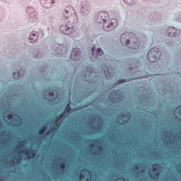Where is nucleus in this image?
Instances as JSON below:
<instances>
[{"mask_svg":"<svg viewBox=\"0 0 181 181\" xmlns=\"http://www.w3.org/2000/svg\"><path fill=\"white\" fill-rule=\"evenodd\" d=\"M138 173H141V172L139 171V172L136 173V174H138Z\"/></svg>","mask_w":181,"mask_h":181,"instance_id":"55","label":"nucleus"},{"mask_svg":"<svg viewBox=\"0 0 181 181\" xmlns=\"http://www.w3.org/2000/svg\"><path fill=\"white\" fill-rule=\"evenodd\" d=\"M165 136H168V134H166V132H165Z\"/></svg>","mask_w":181,"mask_h":181,"instance_id":"54","label":"nucleus"},{"mask_svg":"<svg viewBox=\"0 0 181 181\" xmlns=\"http://www.w3.org/2000/svg\"><path fill=\"white\" fill-rule=\"evenodd\" d=\"M52 132H53V129H49L46 131L45 135H49V134H52Z\"/></svg>","mask_w":181,"mask_h":181,"instance_id":"34","label":"nucleus"},{"mask_svg":"<svg viewBox=\"0 0 181 181\" xmlns=\"http://www.w3.org/2000/svg\"><path fill=\"white\" fill-rule=\"evenodd\" d=\"M90 124L91 125H93V124H94V119H92V121L90 122Z\"/></svg>","mask_w":181,"mask_h":181,"instance_id":"45","label":"nucleus"},{"mask_svg":"<svg viewBox=\"0 0 181 181\" xmlns=\"http://www.w3.org/2000/svg\"><path fill=\"white\" fill-rule=\"evenodd\" d=\"M21 152H23V153H25V156L28 159H33V158L36 156V151L33 149L22 150Z\"/></svg>","mask_w":181,"mask_h":181,"instance_id":"16","label":"nucleus"},{"mask_svg":"<svg viewBox=\"0 0 181 181\" xmlns=\"http://www.w3.org/2000/svg\"><path fill=\"white\" fill-rule=\"evenodd\" d=\"M83 78H87V74H86L83 75Z\"/></svg>","mask_w":181,"mask_h":181,"instance_id":"47","label":"nucleus"},{"mask_svg":"<svg viewBox=\"0 0 181 181\" xmlns=\"http://www.w3.org/2000/svg\"><path fill=\"white\" fill-rule=\"evenodd\" d=\"M52 52L54 56H63V54H66L67 53V47L66 45L54 44L52 47Z\"/></svg>","mask_w":181,"mask_h":181,"instance_id":"7","label":"nucleus"},{"mask_svg":"<svg viewBox=\"0 0 181 181\" xmlns=\"http://www.w3.org/2000/svg\"><path fill=\"white\" fill-rule=\"evenodd\" d=\"M45 139V136H37L35 141H43Z\"/></svg>","mask_w":181,"mask_h":181,"instance_id":"33","label":"nucleus"},{"mask_svg":"<svg viewBox=\"0 0 181 181\" xmlns=\"http://www.w3.org/2000/svg\"><path fill=\"white\" fill-rule=\"evenodd\" d=\"M21 125V122L19 120H16V126L19 127Z\"/></svg>","mask_w":181,"mask_h":181,"instance_id":"42","label":"nucleus"},{"mask_svg":"<svg viewBox=\"0 0 181 181\" xmlns=\"http://www.w3.org/2000/svg\"><path fill=\"white\" fill-rule=\"evenodd\" d=\"M120 42L123 46H127L129 49L136 50L141 46V42L136 39L132 33L126 32L121 35Z\"/></svg>","mask_w":181,"mask_h":181,"instance_id":"1","label":"nucleus"},{"mask_svg":"<svg viewBox=\"0 0 181 181\" xmlns=\"http://www.w3.org/2000/svg\"><path fill=\"white\" fill-rule=\"evenodd\" d=\"M89 76H90V77L91 78V74H90Z\"/></svg>","mask_w":181,"mask_h":181,"instance_id":"58","label":"nucleus"},{"mask_svg":"<svg viewBox=\"0 0 181 181\" xmlns=\"http://www.w3.org/2000/svg\"><path fill=\"white\" fill-rule=\"evenodd\" d=\"M90 146L93 148L94 146L93 144H90Z\"/></svg>","mask_w":181,"mask_h":181,"instance_id":"50","label":"nucleus"},{"mask_svg":"<svg viewBox=\"0 0 181 181\" xmlns=\"http://www.w3.org/2000/svg\"><path fill=\"white\" fill-rule=\"evenodd\" d=\"M95 21L96 23L103 25L106 21H110V14L106 11H100L96 14Z\"/></svg>","mask_w":181,"mask_h":181,"instance_id":"6","label":"nucleus"},{"mask_svg":"<svg viewBox=\"0 0 181 181\" xmlns=\"http://www.w3.org/2000/svg\"><path fill=\"white\" fill-rule=\"evenodd\" d=\"M106 70L107 71V73H110V71H108V69H106Z\"/></svg>","mask_w":181,"mask_h":181,"instance_id":"52","label":"nucleus"},{"mask_svg":"<svg viewBox=\"0 0 181 181\" xmlns=\"http://www.w3.org/2000/svg\"><path fill=\"white\" fill-rule=\"evenodd\" d=\"M160 54L161 53L159 49L152 48L148 51L147 54L148 60H149L152 63H155V62H158V60L160 59Z\"/></svg>","mask_w":181,"mask_h":181,"instance_id":"5","label":"nucleus"},{"mask_svg":"<svg viewBox=\"0 0 181 181\" xmlns=\"http://www.w3.org/2000/svg\"><path fill=\"white\" fill-rule=\"evenodd\" d=\"M58 96L59 95L57 94V92L56 90H53L52 92H49V90H45L44 93L45 99L47 101H54Z\"/></svg>","mask_w":181,"mask_h":181,"instance_id":"10","label":"nucleus"},{"mask_svg":"<svg viewBox=\"0 0 181 181\" xmlns=\"http://www.w3.org/2000/svg\"><path fill=\"white\" fill-rule=\"evenodd\" d=\"M103 29L106 32H111L114 30L118 25V21L115 18L111 19L110 21L109 20L105 22L103 24Z\"/></svg>","mask_w":181,"mask_h":181,"instance_id":"8","label":"nucleus"},{"mask_svg":"<svg viewBox=\"0 0 181 181\" xmlns=\"http://www.w3.org/2000/svg\"><path fill=\"white\" fill-rule=\"evenodd\" d=\"M59 159L62 160L63 158H59Z\"/></svg>","mask_w":181,"mask_h":181,"instance_id":"57","label":"nucleus"},{"mask_svg":"<svg viewBox=\"0 0 181 181\" xmlns=\"http://www.w3.org/2000/svg\"><path fill=\"white\" fill-rule=\"evenodd\" d=\"M64 118H66V112H62L57 119H55L54 121V124H56V122L60 121V119H64Z\"/></svg>","mask_w":181,"mask_h":181,"instance_id":"26","label":"nucleus"},{"mask_svg":"<svg viewBox=\"0 0 181 181\" xmlns=\"http://www.w3.org/2000/svg\"><path fill=\"white\" fill-rule=\"evenodd\" d=\"M39 19V16L37 15V13H34L33 14H30L29 16L28 21L29 22H36Z\"/></svg>","mask_w":181,"mask_h":181,"instance_id":"21","label":"nucleus"},{"mask_svg":"<svg viewBox=\"0 0 181 181\" xmlns=\"http://www.w3.org/2000/svg\"><path fill=\"white\" fill-rule=\"evenodd\" d=\"M80 140V136H76V141H79Z\"/></svg>","mask_w":181,"mask_h":181,"instance_id":"48","label":"nucleus"},{"mask_svg":"<svg viewBox=\"0 0 181 181\" xmlns=\"http://www.w3.org/2000/svg\"><path fill=\"white\" fill-rule=\"evenodd\" d=\"M0 136H6V134L5 133V131L1 132Z\"/></svg>","mask_w":181,"mask_h":181,"instance_id":"40","label":"nucleus"},{"mask_svg":"<svg viewBox=\"0 0 181 181\" xmlns=\"http://www.w3.org/2000/svg\"><path fill=\"white\" fill-rule=\"evenodd\" d=\"M7 117H8V119H12L13 118V115L9 113V114H8Z\"/></svg>","mask_w":181,"mask_h":181,"instance_id":"37","label":"nucleus"},{"mask_svg":"<svg viewBox=\"0 0 181 181\" xmlns=\"http://www.w3.org/2000/svg\"><path fill=\"white\" fill-rule=\"evenodd\" d=\"M92 56H103L104 54V51L101 48L95 49V47H93L91 49Z\"/></svg>","mask_w":181,"mask_h":181,"instance_id":"19","label":"nucleus"},{"mask_svg":"<svg viewBox=\"0 0 181 181\" xmlns=\"http://www.w3.org/2000/svg\"><path fill=\"white\" fill-rule=\"evenodd\" d=\"M125 4H127V5H131L132 6H134L135 5V0H123Z\"/></svg>","mask_w":181,"mask_h":181,"instance_id":"29","label":"nucleus"},{"mask_svg":"<svg viewBox=\"0 0 181 181\" xmlns=\"http://www.w3.org/2000/svg\"><path fill=\"white\" fill-rule=\"evenodd\" d=\"M109 100L113 104H118L125 99L124 93L119 90H113L108 94Z\"/></svg>","mask_w":181,"mask_h":181,"instance_id":"4","label":"nucleus"},{"mask_svg":"<svg viewBox=\"0 0 181 181\" xmlns=\"http://www.w3.org/2000/svg\"><path fill=\"white\" fill-rule=\"evenodd\" d=\"M23 76H25V69H23V68H22L18 72H14L13 74V77L16 80H18V78H20L21 77H23Z\"/></svg>","mask_w":181,"mask_h":181,"instance_id":"20","label":"nucleus"},{"mask_svg":"<svg viewBox=\"0 0 181 181\" xmlns=\"http://www.w3.org/2000/svg\"><path fill=\"white\" fill-rule=\"evenodd\" d=\"M128 64H130V66L129 67V69L132 70V71H130V73H134V70H138V66H136V63H135V62L129 61L128 62Z\"/></svg>","mask_w":181,"mask_h":181,"instance_id":"22","label":"nucleus"},{"mask_svg":"<svg viewBox=\"0 0 181 181\" xmlns=\"http://www.w3.org/2000/svg\"><path fill=\"white\" fill-rule=\"evenodd\" d=\"M0 181H4V180L3 179H0Z\"/></svg>","mask_w":181,"mask_h":181,"instance_id":"56","label":"nucleus"},{"mask_svg":"<svg viewBox=\"0 0 181 181\" xmlns=\"http://www.w3.org/2000/svg\"><path fill=\"white\" fill-rule=\"evenodd\" d=\"M64 18H65V21L66 22H76V23H78V16H77V13H76V11L74 10V8L72 7H66L65 8L64 12Z\"/></svg>","mask_w":181,"mask_h":181,"instance_id":"3","label":"nucleus"},{"mask_svg":"<svg viewBox=\"0 0 181 181\" xmlns=\"http://www.w3.org/2000/svg\"><path fill=\"white\" fill-rule=\"evenodd\" d=\"M59 168L62 170V172H64V170L66 169V163H62L59 165Z\"/></svg>","mask_w":181,"mask_h":181,"instance_id":"31","label":"nucleus"},{"mask_svg":"<svg viewBox=\"0 0 181 181\" xmlns=\"http://www.w3.org/2000/svg\"><path fill=\"white\" fill-rule=\"evenodd\" d=\"M173 21L176 22H181V12L175 13L173 16Z\"/></svg>","mask_w":181,"mask_h":181,"instance_id":"24","label":"nucleus"},{"mask_svg":"<svg viewBox=\"0 0 181 181\" xmlns=\"http://www.w3.org/2000/svg\"><path fill=\"white\" fill-rule=\"evenodd\" d=\"M40 2L44 8L50 9L56 4V0H40Z\"/></svg>","mask_w":181,"mask_h":181,"instance_id":"14","label":"nucleus"},{"mask_svg":"<svg viewBox=\"0 0 181 181\" xmlns=\"http://www.w3.org/2000/svg\"><path fill=\"white\" fill-rule=\"evenodd\" d=\"M25 12L28 13V16H30V15H33V13H36V10L32 6H28L25 9Z\"/></svg>","mask_w":181,"mask_h":181,"instance_id":"23","label":"nucleus"},{"mask_svg":"<svg viewBox=\"0 0 181 181\" xmlns=\"http://www.w3.org/2000/svg\"><path fill=\"white\" fill-rule=\"evenodd\" d=\"M131 117L132 115L130 112L119 114L117 117L116 122L119 125H124V124H127L129 119H131Z\"/></svg>","mask_w":181,"mask_h":181,"instance_id":"9","label":"nucleus"},{"mask_svg":"<svg viewBox=\"0 0 181 181\" xmlns=\"http://www.w3.org/2000/svg\"><path fill=\"white\" fill-rule=\"evenodd\" d=\"M77 20L75 21H66L60 25V31L63 33V35H67L70 36V35H73V33H76L77 32Z\"/></svg>","mask_w":181,"mask_h":181,"instance_id":"2","label":"nucleus"},{"mask_svg":"<svg viewBox=\"0 0 181 181\" xmlns=\"http://www.w3.org/2000/svg\"><path fill=\"white\" fill-rule=\"evenodd\" d=\"M1 144H5V142L8 141V139L5 138L4 139H0Z\"/></svg>","mask_w":181,"mask_h":181,"instance_id":"38","label":"nucleus"},{"mask_svg":"<svg viewBox=\"0 0 181 181\" xmlns=\"http://www.w3.org/2000/svg\"><path fill=\"white\" fill-rule=\"evenodd\" d=\"M166 33L168 36H170L171 37H173L175 36H177L180 35V30H176V28L173 27H170L167 28Z\"/></svg>","mask_w":181,"mask_h":181,"instance_id":"15","label":"nucleus"},{"mask_svg":"<svg viewBox=\"0 0 181 181\" xmlns=\"http://www.w3.org/2000/svg\"><path fill=\"white\" fill-rule=\"evenodd\" d=\"M38 54L37 55H35V57L37 59H40V57H42V55H40V52H37Z\"/></svg>","mask_w":181,"mask_h":181,"instance_id":"43","label":"nucleus"},{"mask_svg":"<svg viewBox=\"0 0 181 181\" xmlns=\"http://www.w3.org/2000/svg\"><path fill=\"white\" fill-rule=\"evenodd\" d=\"M91 12V5H90V3L86 2L83 3L82 4L81 8V13L82 15H88Z\"/></svg>","mask_w":181,"mask_h":181,"instance_id":"13","label":"nucleus"},{"mask_svg":"<svg viewBox=\"0 0 181 181\" xmlns=\"http://www.w3.org/2000/svg\"><path fill=\"white\" fill-rule=\"evenodd\" d=\"M42 131L45 132L47 131V125L46 124H44L42 127Z\"/></svg>","mask_w":181,"mask_h":181,"instance_id":"36","label":"nucleus"},{"mask_svg":"<svg viewBox=\"0 0 181 181\" xmlns=\"http://www.w3.org/2000/svg\"><path fill=\"white\" fill-rule=\"evenodd\" d=\"M133 168L135 169V170H139V165H134V166H133Z\"/></svg>","mask_w":181,"mask_h":181,"instance_id":"39","label":"nucleus"},{"mask_svg":"<svg viewBox=\"0 0 181 181\" xmlns=\"http://www.w3.org/2000/svg\"><path fill=\"white\" fill-rule=\"evenodd\" d=\"M98 121V125H92L91 126V129H95V131H96V132H100V131H101V129H103V126H101L103 124V118H101V117L98 116V119H97Z\"/></svg>","mask_w":181,"mask_h":181,"instance_id":"17","label":"nucleus"},{"mask_svg":"<svg viewBox=\"0 0 181 181\" xmlns=\"http://www.w3.org/2000/svg\"><path fill=\"white\" fill-rule=\"evenodd\" d=\"M2 123V122H1V120H0V128H1V127H2V124H1Z\"/></svg>","mask_w":181,"mask_h":181,"instance_id":"49","label":"nucleus"},{"mask_svg":"<svg viewBox=\"0 0 181 181\" xmlns=\"http://www.w3.org/2000/svg\"><path fill=\"white\" fill-rule=\"evenodd\" d=\"M26 144V141L21 140L18 142V149L21 148H25V144Z\"/></svg>","mask_w":181,"mask_h":181,"instance_id":"27","label":"nucleus"},{"mask_svg":"<svg viewBox=\"0 0 181 181\" xmlns=\"http://www.w3.org/2000/svg\"><path fill=\"white\" fill-rule=\"evenodd\" d=\"M141 173H144V170H142L141 171Z\"/></svg>","mask_w":181,"mask_h":181,"instance_id":"53","label":"nucleus"},{"mask_svg":"<svg viewBox=\"0 0 181 181\" xmlns=\"http://www.w3.org/2000/svg\"><path fill=\"white\" fill-rule=\"evenodd\" d=\"M45 130H43V129H41L40 131H39V134L40 135H42V134H45Z\"/></svg>","mask_w":181,"mask_h":181,"instance_id":"41","label":"nucleus"},{"mask_svg":"<svg viewBox=\"0 0 181 181\" xmlns=\"http://www.w3.org/2000/svg\"><path fill=\"white\" fill-rule=\"evenodd\" d=\"M68 112L70 113L71 112V106L70 105V104H67L66 108H65V112Z\"/></svg>","mask_w":181,"mask_h":181,"instance_id":"30","label":"nucleus"},{"mask_svg":"<svg viewBox=\"0 0 181 181\" xmlns=\"http://www.w3.org/2000/svg\"><path fill=\"white\" fill-rule=\"evenodd\" d=\"M148 98H149V97H148V96H144V97L143 98V99L144 100V101H146V100H148Z\"/></svg>","mask_w":181,"mask_h":181,"instance_id":"44","label":"nucleus"},{"mask_svg":"<svg viewBox=\"0 0 181 181\" xmlns=\"http://www.w3.org/2000/svg\"><path fill=\"white\" fill-rule=\"evenodd\" d=\"M93 144H95V145H100V146H98V149L99 151H103V146H101L103 145V142L101 141V139L95 140V142H93Z\"/></svg>","mask_w":181,"mask_h":181,"instance_id":"25","label":"nucleus"},{"mask_svg":"<svg viewBox=\"0 0 181 181\" xmlns=\"http://www.w3.org/2000/svg\"><path fill=\"white\" fill-rule=\"evenodd\" d=\"M175 112L179 115H181V106H179L175 109Z\"/></svg>","mask_w":181,"mask_h":181,"instance_id":"32","label":"nucleus"},{"mask_svg":"<svg viewBox=\"0 0 181 181\" xmlns=\"http://www.w3.org/2000/svg\"><path fill=\"white\" fill-rule=\"evenodd\" d=\"M21 160H22V156H18L16 158V156H14V158L13 159L12 162L13 163H19V162H21Z\"/></svg>","mask_w":181,"mask_h":181,"instance_id":"28","label":"nucleus"},{"mask_svg":"<svg viewBox=\"0 0 181 181\" xmlns=\"http://www.w3.org/2000/svg\"><path fill=\"white\" fill-rule=\"evenodd\" d=\"M159 168V164L153 165L152 168L153 175L149 174V177H151V179H156V177H158V176L160 175V168Z\"/></svg>","mask_w":181,"mask_h":181,"instance_id":"12","label":"nucleus"},{"mask_svg":"<svg viewBox=\"0 0 181 181\" xmlns=\"http://www.w3.org/2000/svg\"><path fill=\"white\" fill-rule=\"evenodd\" d=\"M71 59L74 60V62H78L81 60V51L80 48H74L71 54Z\"/></svg>","mask_w":181,"mask_h":181,"instance_id":"11","label":"nucleus"},{"mask_svg":"<svg viewBox=\"0 0 181 181\" xmlns=\"http://www.w3.org/2000/svg\"><path fill=\"white\" fill-rule=\"evenodd\" d=\"M119 84H122L123 83H127V79H121L118 81Z\"/></svg>","mask_w":181,"mask_h":181,"instance_id":"35","label":"nucleus"},{"mask_svg":"<svg viewBox=\"0 0 181 181\" xmlns=\"http://www.w3.org/2000/svg\"><path fill=\"white\" fill-rule=\"evenodd\" d=\"M39 39V35L36 32H33L30 34L28 37V41L30 43H36Z\"/></svg>","mask_w":181,"mask_h":181,"instance_id":"18","label":"nucleus"},{"mask_svg":"<svg viewBox=\"0 0 181 181\" xmlns=\"http://www.w3.org/2000/svg\"><path fill=\"white\" fill-rule=\"evenodd\" d=\"M104 74H105V77H107V71L104 70Z\"/></svg>","mask_w":181,"mask_h":181,"instance_id":"46","label":"nucleus"},{"mask_svg":"<svg viewBox=\"0 0 181 181\" xmlns=\"http://www.w3.org/2000/svg\"><path fill=\"white\" fill-rule=\"evenodd\" d=\"M93 153L94 155H97V151H95Z\"/></svg>","mask_w":181,"mask_h":181,"instance_id":"51","label":"nucleus"}]
</instances>
